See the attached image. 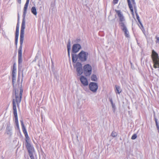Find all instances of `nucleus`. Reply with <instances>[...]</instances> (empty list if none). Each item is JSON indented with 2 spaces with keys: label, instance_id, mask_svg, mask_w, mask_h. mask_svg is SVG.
<instances>
[{
  "label": "nucleus",
  "instance_id": "obj_1",
  "mask_svg": "<svg viewBox=\"0 0 159 159\" xmlns=\"http://www.w3.org/2000/svg\"><path fill=\"white\" fill-rule=\"evenodd\" d=\"M23 90L22 88H20L19 90L16 89L15 90V97L13 98L12 101L13 109V114L15 117L16 125L18 129L20 130L18 116L17 112L16 104L18 107L20 102L22 99Z\"/></svg>",
  "mask_w": 159,
  "mask_h": 159
},
{
  "label": "nucleus",
  "instance_id": "obj_2",
  "mask_svg": "<svg viewBox=\"0 0 159 159\" xmlns=\"http://www.w3.org/2000/svg\"><path fill=\"white\" fill-rule=\"evenodd\" d=\"M25 28V21L24 19H23L21 26V28L20 32V46L19 48L18 52V60L19 65L22 62V44L24 41V32Z\"/></svg>",
  "mask_w": 159,
  "mask_h": 159
},
{
  "label": "nucleus",
  "instance_id": "obj_3",
  "mask_svg": "<svg viewBox=\"0 0 159 159\" xmlns=\"http://www.w3.org/2000/svg\"><path fill=\"white\" fill-rule=\"evenodd\" d=\"M73 65L74 68L76 69L77 75H80V53L78 55L72 54Z\"/></svg>",
  "mask_w": 159,
  "mask_h": 159
},
{
  "label": "nucleus",
  "instance_id": "obj_4",
  "mask_svg": "<svg viewBox=\"0 0 159 159\" xmlns=\"http://www.w3.org/2000/svg\"><path fill=\"white\" fill-rule=\"evenodd\" d=\"M152 57L153 63V67L155 68H159V57L157 53L154 50L152 51Z\"/></svg>",
  "mask_w": 159,
  "mask_h": 159
},
{
  "label": "nucleus",
  "instance_id": "obj_5",
  "mask_svg": "<svg viewBox=\"0 0 159 159\" xmlns=\"http://www.w3.org/2000/svg\"><path fill=\"white\" fill-rule=\"evenodd\" d=\"M92 70L91 66L90 65L87 64L84 66L83 72L86 76H89L91 74Z\"/></svg>",
  "mask_w": 159,
  "mask_h": 159
},
{
  "label": "nucleus",
  "instance_id": "obj_6",
  "mask_svg": "<svg viewBox=\"0 0 159 159\" xmlns=\"http://www.w3.org/2000/svg\"><path fill=\"white\" fill-rule=\"evenodd\" d=\"M129 8L133 15H134V11H136L135 3L134 0H127Z\"/></svg>",
  "mask_w": 159,
  "mask_h": 159
},
{
  "label": "nucleus",
  "instance_id": "obj_7",
  "mask_svg": "<svg viewBox=\"0 0 159 159\" xmlns=\"http://www.w3.org/2000/svg\"><path fill=\"white\" fill-rule=\"evenodd\" d=\"M115 11L117 15L120 22V26L121 25V24L122 23L125 24L124 23L125 20V19L123 13L120 10H116Z\"/></svg>",
  "mask_w": 159,
  "mask_h": 159
},
{
  "label": "nucleus",
  "instance_id": "obj_8",
  "mask_svg": "<svg viewBox=\"0 0 159 159\" xmlns=\"http://www.w3.org/2000/svg\"><path fill=\"white\" fill-rule=\"evenodd\" d=\"M89 87L90 90L93 92L95 93L97 92L98 88V86L97 83L91 82L89 85Z\"/></svg>",
  "mask_w": 159,
  "mask_h": 159
},
{
  "label": "nucleus",
  "instance_id": "obj_9",
  "mask_svg": "<svg viewBox=\"0 0 159 159\" xmlns=\"http://www.w3.org/2000/svg\"><path fill=\"white\" fill-rule=\"evenodd\" d=\"M89 54L87 52L82 51L80 52V61L84 62L87 60Z\"/></svg>",
  "mask_w": 159,
  "mask_h": 159
},
{
  "label": "nucleus",
  "instance_id": "obj_10",
  "mask_svg": "<svg viewBox=\"0 0 159 159\" xmlns=\"http://www.w3.org/2000/svg\"><path fill=\"white\" fill-rule=\"evenodd\" d=\"M26 148L28 150L29 154L33 153L34 151V147L30 143L27 142L26 144Z\"/></svg>",
  "mask_w": 159,
  "mask_h": 159
},
{
  "label": "nucleus",
  "instance_id": "obj_11",
  "mask_svg": "<svg viewBox=\"0 0 159 159\" xmlns=\"http://www.w3.org/2000/svg\"><path fill=\"white\" fill-rule=\"evenodd\" d=\"M12 82L13 83L14 80H16V64L14 63L13 66V69L12 73Z\"/></svg>",
  "mask_w": 159,
  "mask_h": 159
},
{
  "label": "nucleus",
  "instance_id": "obj_12",
  "mask_svg": "<svg viewBox=\"0 0 159 159\" xmlns=\"http://www.w3.org/2000/svg\"><path fill=\"white\" fill-rule=\"evenodd\" d=\"M121 29L125 33V36L126 37H129V33L124 23H122L121 25Z\"/></svg>",
  "mask_w": 159,
  "mask_h": 159
},
{
  "label": "nucleus",
  "instance_id": "obj_13",
  "mask_svg": "<svg viewBox=\"0 0 159 159\" xmlns=\"http://www.w3.org/2000/svg\"><path fill=\"white\" fill-rule=\"evenodd\" d=\"M80 81L82 84L84 86H86L88 85V82L86 77L84 76H82L80 78Z\"/></svg>",
  "mask_w": 159,
  "mask_h": 159
},
{
  "label": "nucleus",
  "instance_id": "obj_14",
  "mask_svg": "<svg viewBox=\"0 0 159 159\" xmlns=\"http://www.w3.org/2000/svg\"><path fill=\"white\" fill-rule=\"evenodd\" d=\"M80 50V44H74L72 47V52L74 53H76L78 52Z\"/></svg>",
  "mask_w": 159,
  "mask_h": 159
},
{
  "label": "nucleus",
  "instance_id": "obj_15",
  "mask_svg": "<svg viewBox=\"0 0 159 159\" xmlns=\"http://www.w3.org/2000/svg\"><path fill=\"white\" fill-rule=\"evenodd\" d=\"M30 0H26V2L24 6V11H23V16H25L27 10V9L29 5V3Z\"/></svg>",
  "mask_w": 159,
  "mask_h": 159
},
{
  "label": "nucleus",
  "instance_id": "obj_16",
  "mask_svg": "<svg viewBox=\"0 0 159 159\" xmlns=\"http://www.w3.org/2000/svg\"><path fill=\"white\" fill-rule=\"evenodd\" d=\"M115 91L116 94H120L122 90L120 87L119 86L116 85Z\"/></svg>",
  "mask_w": 159,
  "mask_h": 159
},
{
  "label": "nucleus",
  "instance_id": "obj_17",
  "mask_svg": "<svg viewBox=\"0 0 159 159\" xmlns=\"http://www.w3.org/2000/svg\"><path fill=\"white\" fill-rule=\"evenodd\" d=\"M22 131L24 134L27 133L26 129L25 127L23 120H20Z\"/></svg>",
  "mask_w": 159,
  "mask_h": 159
},
{
  "label": "nucleus",
  "instance_id": "obj_18",
  "mask_svg": "<svg viewBox=\"0 0 159 159\" xmlns=\"http://www.w3.org/2000/svg\"><path fill=\"white\" fill-rule=\"evenodd\" d=\"M31 11L32 13L34 15H36L37 14V12L36 8L35 7H33L31 9Z\"/></svg>",
  "mask_w": 159,
  "mask_h": 159
},
{
  "label": "nucleus",
  "instance_id": "obj_19",
  "mask_svg": "<svg viewBox=\"0 0 159 159\" xmlns=\"http://www.w3.org/2000/svg\"><path fill=\"white\" fill-rule=\"evenodd\" d=\"M97 76L94 75H93L91 77V80L92 81H96L97 80Z\"/></svg>",
  "mask_w": 159,
  "mask_h": 159
},
{
  "label": "nucleus",
  "instance_id": "obj_20",
  "mask_svg": "<svg viewBox=\"0 0 159 159\" xmlns=\"http://www.w3.org/2000/svg\"><path fill=\"white\" fill-rule=\"evenodd\" d=\"M157 120V119L156 118H155V121L156 125L157 128V129L158 130V133L159 134V125H158Z\"/></svg>",
  "mask_w": 159,
  "mask_h": 159
},
{
  "label": "nucleus",
  "instance_id": "obj_21",
  "mask_svg": "<svg viewBox=\"0 0 159 159\" xmlns=\"http://www.w3.org/2000/svg\"><path fill=\"white\" fill-rule=\"evenodd\" d=\"M67 51L68 52V55L69 56H70V44L69 43L67 45Z\"/></svg>",
  "mask_w": 159,
  "mask_h": 159
},
{
  "label": "nucleus",
  "instance_id": "obj_22",
  "mask_svg": "<svg viewBox=\"0 0 159 159\" xmlns=\"http://www.w3.org/2000/svg\"><path fill=\"white\" fill-rule=\"evenodd\" d=\"M117 135V133L115 132V131H113L111 134V135L113 137H115Z\"/></svg>",
  "mask_w": 159,
  "mask_h": 159
},
{
  "label": "nucleus",
  "instance_id": "obj_23",
  "mask_svg": "<svg viewBox=\"0 0 159 159\" xmlns=\"http://www.w3.org/2000/svg\"><path fill=\"white\" fill-rule=\"evenodd\" d=\"M19 34V30H16L15 39H18Z\"/></svg>",
  "mask_w": 159,
  "mask_h": 159
},
{
  "label": "nucleus",
  "instance_id": "obj_24",
  "mask_svg": "<svg viewBox=\"0 0 159 159\" xmlns=\"http://www.w3.org/2000/svg\"><path fill=\"white\" fill-rule=\"evenodd\" d=\"M29 155L31 159H35L33 153L29 154Z\"/></svg>",
  "mask_w": 159,
  "mask_h": 159
},
{
  "label": "nucleus",
  "instance_id": "obj_25",
  "mask_svg": "<svg viewBox=\"0 0 159 159\" xmlns=\"http://www.w3.org/2000/svg\"><path fill=\"white\" fill-rule=\"evenodd\" d=\"M137 135L136 134H134L132 136L131 139L133 140L137 138Z\"/></svg>",
  "mask_w": 159,
  "mask_h": 159
},
{
  "label": "nucleus",
  "instance_id": "obj_26",
  "mask_svg": "<svg viewBox=\"0 0 159 159\" xmlns=\"http://www.w3.org/2000/svg\"><path fill=\"white\" fill-rule=\"evenodd\" d=\"M19 22L18 21V22L17 24L16 30H19Z\"/></svg>",
  "mask_w": 159,
  "mask_h": 159
},
{
  "label": "nucleus",
  "instance_id": "obj_27",
  "mask_svg": "<svg viewBox=\"0 0 159 159\" xmlns=\"http://www.w3.org/2000/svg\"><path fill=\"white\" fill-rule=\"evenodd\" d=\"M111 105L112 108L113 109H115V104L113 103V102L112 101H111Z\"/></svg>",
  "mask_w": 159,
  "mask_h": 159
},
{
  "label": "nucleus",
  "instance_id": "obj_28",
  "mask_svg": "<svg viewBox=\"0 0 159 159\" xmlns=\"http://www.w3.org/2000/svg\"><path fill=\"white\" fill-rule=\"evenodd\" d=\"M156 38L157 39L156 41V43H159V37L157 36L156 37Z\"/></svg>",
  "mask_w": 159,
  "mask_h": 159
},
{
  "label": "nucleus",
  "instance_id": "obj_29",
  "mask_svg": "<svg viewBox=\"0 0 159 159\" xmlns=\"http://www.w3.org/2000/svg\"><path fill=\"white\" fill-rule=\"evenodd\" d=\"M25 135V137L27 138V139H28L29 138V136L28 135V134L27 133H26L25 134H24Z\"/></svg>",
  "mask_w": 159,
  "mask_h": 159
},
{
  "label": "nucleus",
  "instance_id": "obj_30",
  "mask_svg": "<svg viewBox=\"0 0 159 159\" xmlns=\"http://www.w3.org/2000/svg\"><path fill=\"white\" fill-rule=\"evenodd\" d=\"M18 39H15V43L16 45H17V43H18Z\"/></svg>",
  "mask_w": 159,
  "mask_h": 159
},
{
  "label": "nucleus",
  "instance_id": "obj_31",
  "mask_svg": "<svg viewBox=\"0 0 159 159\" xmlns=\"http://www.w3.org/2000/svg\"><path fill=\"white\" fill-rule=\"evenodd\" d=\"M118 0H113V2L115 4L117 3Z\"/></svg>",
  "mask_w": 159,
  "mask_h": 159
},
{
  "label": "nucleus",
  "instance_id": "obj_32",
  "mask_svg": "<svg viewBox=\"0 0 159 159\" xmlns=\"http://www.w3.org/2000/svg\"><path fill=\"white\" fill-rule=\"evenodd\" d=\"M17 2H18L20 4L21 3V0H17Z\"/></svg>",
  "mask_w": 159,
  "mask_h": 159
},
{
  "label": "nucleus",
  "instance_id": "obj_33",
  "mask_svg": "<svg viewBox=\"0 0 159 159\" xmlns=\"http://www.w3.org/2000/svg\"><path fill=\"white\" fill-rule=\"evenodd\" d=\"M19 17H18V21H19Z\"/></svg>",
  "mask_w": 159,
  "mask_h": 159
},
{
  "label": "nucleus",
  "instance_id": "obj_34",
  "mask_svg": "<svg viewBox=\"0 0 159 159\" xmlns=\"http://www.w3.org/2000/svg\"><path fill=\"white\" fill-rule=\"evenodd\" d=\"M80 65H81V64H80Z\"/></svg>",
  "mask_w": 159,
  "mask_h": 159
},
{
  "label": "nucleus",
  "instance_id": "obj_35",
  "mask_svg": "<svg viewBox=\"0 0 159 159\" xmlns=\"http://www.w3.org/2000/svg\"><path fill=\"white\" fill-rule=\"evenodd\" d=\"M81 72V71H80V73Z\"/></svg>",
  "mask_w": 159,
  "mask_h": 159
}]
</instances>
